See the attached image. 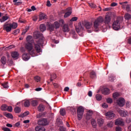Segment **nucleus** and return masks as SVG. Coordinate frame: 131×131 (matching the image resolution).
Listing matches in <instances>:
<instances>
[{"mask_svg":"<svg viewBox=\"0 0 131 131\" xmlns=\"http://www.w3.org/2000/svg\"><path fill=\"white\" fill-rule=\"evenodd\" d=\"M18 27V24L17 23H13L12 24H5L3 26L4 30H6V32H10L12 31V29H16Z\"/></svg>","mask_w":131,"mask_h":131,"instance_id":"obj_1","label":"nucleus"},{"mask_svg":"<svg viewBox=\"0 0 131 131\" xmlns=\"http://www.w3.org/2000/svg\"><path fill=\"white\" fill-rule=\"evenodd\" d=\"M123 21V18L120 17H117V20L113 24V28L114 30H119L120 29V23Z\"/></svg>","mask_w":131,"mask_h":131,"instance_id":"obj_2","label":"nucleus"},{"mask_svg":"<svg viewBox=\"0 0 131 131\" xmlns=\"http://www.w3.org/2000/svg\"><path fill=\"white\" fill-rule=\"evenodd\" d=\"M42 45H43V39H39V40L37 41V44H34L35 50L37 53H41L42 52V50L40 47V46H42Z\"/></svg>","mask_w":131,"mask_h":131,"instance_id":"obj_3","label":"nucleus"},{"mask_svg":"<svg viewBox=\"0 0 131 131\" xmlns=\"http://www.w3.org/2000/svg\"><path fill=\"white\" fill-rule=\"evenodd\" d=\"M103 22H104V18H103L102 16L97 18L94 23V27L95 29H99Z\"/></svg>","mask_w":131,"mask_h":131,"instance_id":"obj_4","label":"nucleus"},{"mask_svg":"<svg viewBox=\"0 0 131 131\" xmlns=\"http://www.w3.org/2000/svg\"><path fill=\"white\" fill-rule=\"evenodd\" d=\"M83 112H84V109L82 106H79L77 110V118L78 120H81L82 116L83 115Z\"/></svg>","mask_w":131,"mask_h":131,"instance_id":"obj_5","label":"nucleus"},{"mask_svg":"<svg viewBox=\"0 0 131 131\" xmlns=\"http://www.w3.org/2000/svg\"><path fill=\"white\" fill-rule=\"evenodd\" d=\"M104 115L106 118V119H113L114 117H115V114L113 112V111H108L106 113H105Z\"/></svg>","mask_w":131,"mask_h":131,"instance_id":"obj_6","label":"nucleus"},{"mask_svg":"<svg viewBox=\"0 0 131 131\" xmlns=\"http://www.w3.org/2000/svg\"><path fill=\"white\" fill-rule=\"evenodd\" d=\"M117 103L120 107H123L125 104V100L123 98H120L117 100Z\"/></svg>","mask_w":131,"mask_h":131,"instance_id":"obj_7","label":"nucleus"},{"mask_svg":"<svg viewBox=\"0 0 131 131\" xmlns=\"http://www.w3.org/2000/svg\"><path fill=\"white\" fill-rule=\"evenodd\" d=\"M39 125H48L49 123L48 122V120L47 119H41L38 121L37 122Z\"/></svg>","mask_w":131,"mask_h":131,"instance_id":"obj_8","label":"nucleus"},{"mask_svg":"<svg viewBox=\"0 0 131 131\" xmlns=\"http://www.w3.org/2000/svg\"><path fill=\"white\" fill-rule=\"evenodd\" d=\"M103 21L104 23L106 25H109V24H110V22H111V16H110V15H106L104 18V20Z\"/></svg>","mask_w":131,"mask_h":131,"instance_id":"obj_9","label":"nucleus"},{"mask_svg":"<svg viewBox=\"0 0 131 131\" xmlns=\"http://www.w3.org/2000/svg\"><path fill=\"white\" fill-rule=\"evenodd\" d=\"M116 125H124V122L121 118L117 119L115 122Z\"/></svg>","mask_w":131,"mask_h":131,"instance_id":"obj_10","label":"nucleus"},{"mask_svg":"<svg viewBox=\"0 0 131 131\" xmlns=\"http://www.w3.org/2000/svg\"><path fill=\"white\" fill-rule=\"evenodd\" d=\"M25 48L26 49H27L28 52H30L32 51L33 49V45L31 43H27L25 45Z\"/></svg>","mask_w":131,"mask_h":131,"instance_id":"obj_11","label":"nucleus"},{"mask_svg":"<svg viewBox=\"0 0 131 131\" xmlns=\"http://www.w3.org/2000/svg\"><path fill=\"white\" fill-rule=\"evenodd\" d=\"M67 11H68L67 12H66L64 14V17L67 18L68 17H69L71 14H72V9L70 7H69L67 9Z\"/></svg>","mask_w":131,"mask_h":131,"instance_id":"obj_12","label":"nucleus"},{"mask_svg":"<svg viewBox=\"0 0 131 131\" xmlns=\"http://www.w3.org/2000/svg\"><path fill=\"white\" fill-rule=\"evenodd\" d=\"M22 58L24 61H28L30 59V56H29V54L25 53L23 54Z\"/></svg>","mask_w":131,"mask_h":131,"instance_id":"obj_13","label":"nucleus"},{"mask_svg":"<svg viewBox=\"0 0 131 131\" xmlns=\"http://www.w3.org/2000/svg\"><path fill=\"white\" fill-rule=\"evenodd\" d=\"M118 112L122 117H125L127 116V113L123 110H119Z\"/></svg>","mask_w":131,"mask_h":131,"instance_id":"obj_14","label":"nucleus"},{"mask_svg":"<svg viewBox=\"0 0 131 131\" xmlns=\"http://www.w3.org/2000/svg\"><path fill=\"white\" fill-rule=\"evenodd\" d=\"M62 31L63 32H69V26L68 24H64L62 26Z\"/></svg>","mask_w":131,"mask_h":131,"instance_id":"obj_15","label":"nucleus"},{"mask_svg":"<svg viewBox=\"0 0 131 131\" xmlns=\"http://www.w3.org/2000/svg\"><path fill=\"white\" fill-rule=\"evenodd\" d=\"M11 56L13 59H17L19 57V53L16 51L11 52Z\"/></svg>","mask_w":131,"mask_h":131,"instance_id":"obj_16","label":"nucleus"},{"mask_svg":"<svg viewBox=\"0 0 131 131\" xmlns=\"http://www.w3.org/2000/svg\"><path fill=\"white\" fill-rule=\"evenodd\" d=\"M93 26V24L91 22H86L84 24V27L86 29H91Z\"/></svg>","mask_w":131,"mask_h":131,"instance_id":"obj_17","label":"nucleus"},{"mask_svg":"<svg viewBox=\"0 0 131 131\" xmlns=\"http://www.w3.org/2000/svg\"><path fill=\"white\" fill-rule=\"evenodd\" d=\"M47 16L46 13H41L39 15V21H41V20H46L47 18Z\"/></svg>","mask_w":131,"mask_h":131,"instance_id":"obj_18","label":"nucleus"},{"mask_svg":"<svg viewBox=\"0 0 131 131\" xmlns=\"http://www.w3.org/2000/svg\"><path fill=\"white\" fill-rule=\"evenodd\" d=\"M35 129L36 131H46V128H45V127H41V126H36Z\"/></svg>","mask_w":131,"mask_h":131,"instance_id":"obj_19","label":"nucleus"},{"mask_svg":"<svg viewBox=\"0 0 131 131\" xmlns=\"http://www.w3.org/2000/svg\"><path fill=\"white\" fill-rule=\"evenodd\" d=\"M102 93L103 95H109L110 94V90L108 88H104L102 90Z\"/></svg>","mask_w":131,"mask_h":131,"instance_id":"obj_20","label":"nucleus"},{"mask_svg":"<svg viewBox=\"0 0 131 131\" xmlns=\"http://www.w3.org/2000/svg\"><path fill=\"white\" fill-rule=\"evenodd\" d=\"M39 112H42L45 111V105L43 104H39L37 107Z\"/></svg>","mask_w":131,"mask_h":131,"instance_id":"obj_21","label":"nucleus"},{"mask_svg":"<svg viewBox=\"0 0 131 131\" xmlns=\"http://www.w3.org/2000/svg\"><path fill=\"white\" fill-rule=\"evenodd\" d=\"M79 29H80L81 30H83V27H82L81 26V23H78V28H76V30L77 33H79V32H80Z\"/></svg>","mask_w":131,"mask_h":131,"instance_id":"obj_22","label":"nucleus"},{"mask_svg":"<svg viewBox=\"0 0 131 131\" xmlns=\"http://www.w3.org/2000/svg\"><path fill=\"white\" fill-rule=\"evenodd\" d=\"M1 62L3 65H6L7 63V58L5 56H2L1 59Z\"/></svg>","mask_w":131,"mask_h":131,"instance_id":"obj_23","label":"nucleus"},{"mask_svg":"<svg viewBox=\"0 0 131 131\" xmlns=\"http://www.w3.org/2000/svg\"><path fill=\"white\" fill-rule=\"evenodd\" d=\"M97 123L100 126H102L104 123V120L102 118L98 119L97 120Z\"/></svg>","mask_w":131,"mask_h":131,"instance_id":"obj_24","label":"nucleus"},{"mask_svg":"<svg viewBox=\"0 0 131 131\" xmlns=\"http://www.w3.org/2000/svg\"><path fill=\"white\" fill-rule=\"evenodd\" d=\"M33 36L35 37L36 38H38L39 36H40V34H39V32L36 31L33 33Z\"/></svg>","mask_w":131,"mask_h":131,"instance_id":"obj_25","label":"nucleus"},{"mask_svg":"<svg viewBox=\"0 0 131 131\" xmlns=\"http://www.w3.org/2000/svg\"><path fill=\"white\" fill-rule=\"evenodd\" d=\"M90 77L91 78H96V77H97V75L96 74V72H95L94 71H92L90 73Z\"/></svg>","mask_w":131,"mask_h":131,"instance_id":"obj_26","label":"nucleus"},{"mask_svg":"<svg viewBox=\"0 0 131 131\" xmlns=\"http://www.w3.org/2000/svg\"><path fill=\"white\" fill-rule=\"evenodd\" d=\"M39 28L40 31H41L42 32H43V31H46V26L45 25V24H41L40 25Z\"/></svg>","mask_w":131,"mask_h":131,"instance_id":"obj_27","label":"nucleus"},{"mask_svg":"<svg viewBox=\"0 0 131 131\" xmlns=\"http://www.w3.org/2000/svg\"><path fill=\"white\" fill-rule=\"evenodd\" d=\"M9 19V16L5 15L3 16L2 19H0V21L3 23V22H5V21H7Z\"/></svg>","mask_w":131,"mask_h":131,"instance_id":"obj_28","label":"nucleus"},{"mask_svg":"<svg viewBox=\"0 0 131 131\" xmlns=\"http://www.w3.org/2000/svg\"><path fill=\"white\" fill-rule=\"evenodd\" d=\"M27 115H29V112L28 111L25 112L24 114L19 115V117H22V118H23V117H25L26 116H27Z\"/></svg>","mask_w":131,"mask_h":131,"instance_id":"obj_29","label":"nucleus"},{"mask_svg":"<svg viewBox=\"0 0 131 131\" xmlns=\"http://www.w3.org/2000/svg\"><path fill=\"white\" fill-rule=\"evenodd\" d=\"M128 2L127 1L124 2H122L120 3V5H121L122 9H125L126 8V6L128 5H126V4H127Z\"/></svg>","mask_w":131,"mask_h":131,"instance_id":"obj_30","label":"nucleus"},{"mask_svg":"<svg viewBox=\"0 0 131 131\" xmlns=\"http://www.w3.org/2000/svg\"><path fill=\"white\" fill-rule=\"evenodd\" d=\"M53 26H54V28H55V29H58V28L60 27V24H59L58 21H55L53 24Z\"/></svg>","mask_w":131,"mask_h":131,"instance_id":"obj_31","label":"nucleus"},{"mask_svg":"<svg viewBox=\"0 0 131 131\" xmlns=\"http://www.w3.org/2000/svg\"><path fill=\"white\" fill-rule=\"evenodd\" d=\"M31 40H32V36L30 35L27 36L26 38V41L28 42V43L31 42Z\"/></svg>","mask_w":131,"mask_h":131,"instance_id":"obj_32","label":"nucleus"},{"mask_svg":"<svg viewBox=\"0 0 131 131\" xmlns=\"http://www.w3.org/2000/svg\"><path fill=\"white\" fill-rule=\"evenodd\" d=\"M1 108V110H2L3 111H6L8 110V105L6 104H3L2 105Z\"/></svg>","mask_w":131,"mask_h":131,"instance_id":"obj_33","label":"nucleus"},{"mask_svg":"<svg viewBox=\"0 0 131 131\" xmlns=\"http://www.w3.org/2000/svg\"><path fill=\"white\" fill-rule=\"evenodd\" d=\"M124 18L125 20H129V19H131V15L128 13H125Z\"/></svg>","mask_w":131,"mask_h":131,"instance_id":"obj_34","label":"nucleus"},{"mask_svg":"<svg viewBox=\"0 0 131 131\" xmlns=\"http://www.w3.org/2000/svg\"><path fill=\"white\" fill-rule=\"evenodd\" d=\"M120 94L118 92H116L113 94V97L114 99H117L119 97Z\"/></svg>","mask_w":131,"mask_h":131,"instance_id":"obj_35","label":"nucleus"},{"mask_svg":"<svg viewBox=\"0 0 131 131\" xmlns=\"http://www.w3.org/2000/svg\"><path fill=\"white\" fill-rule=\"evenodd\" d=\"M25 107H29L30 106V102L29 100L25 101L24 103Z\"/></svg>","mask_w":131,"mask_h":131,"instance_id":"obj_36","label":"nucleus"},{"mask_svg":"<svg viewBox=\"0 0 131 131\" xmlns=\"http://www.w3.org/2000/svg\"><path fill=\"white\" fill-rule=\"evenodd\" d=\"M91 124L93 125V127H96V126H97V123L96 122V120H95V119H92Z\"/></svg>","mask_w":131,"mask_h":131,"instance_id":"obj_37","label":"nucleus"},{"mask_svg":"<svg viewBox=\"0 0 131 131\" xmlns=\"http://www.w3.org/2000/svg\"><path fill=\"white\" fill-rule=\"evenodd\" d=\"M14 112H15V113H20V112H21V108L18 106H16L14 108Z\"/></svg>","mask_w":131,"mask_h":131,"instance_id":"obj_38","label":"nucleus"},{"mask_svg":"<svg viewBox=\"0 0 131 131\" xmlns=\"http://www.w3.org/2000/svg\"><path fill=\"white\" fill-rule=\"evenodd\" d=\"M5 116L6 117H7V118H11V119H13V115L11 114L10 113H6L5 114Z\"/></svg>","mask_w":131,"mask_h":131,"instance_id":"obj_39","label":"nucleus"},{"mask_svg":"<svg viewBox=\"0 0 131 131\" xmlns=\"http://www.w3.org/2000/svg\"><path fill=\"white\" fill-rule=\"evenodd\" d=\"M31 104L32 106L35 107V106H37V105H38V102L37 100H32L31 102Z\"/></svg>","mask_w":131,"mask_h":131,"instance_id":"obj_40","label":"nucleus"},{"mask_svg":"<svg viewBox=\"0 0 131 131\" xmlns=\"http://www.w3.org/2000/svg\"><path fill=\"white\" fill-rule=\"evenodd\" d=\"M30 55H31L32 57H35L36 56V53H35V51L32 50V51H29Z\"/></svg>","mask_w":131,"mask_h":131,"instance_id":"obj_41","label":"nucleus"},{"mask_svg":"<svg viewBox=\"0 0 131 131\" xmlns=\"http://www.w3.org/2000/svg\"><path fill=\"white\" fill-rule=\"evenodd\" d=\"M49 30L52 32L54 31V29H55V26H54V25H49Z\"/></svg>","mask_w":131,"mask_h":131,"instance_id":"obj_42","label":"nucleus"},{"mask_svg":"<svg viewBox=\"0 0 131 131\" xmlns=\"http://www.w3.org/2000/svg\"><path fill=\"white\" fill-rule=\"evenodd\" d=\"M60 112L61 115H62V116H64L66 114L65 109L64 108L60 109Z\"/></svg>","mask_w":131,"mask_h":131,"instance_id":"obj_43","label":"nucleus"},{"mask_svg":"<svg viewBox=\"0 0 131 131\" xmlns=\"http://www.w3.org/2000/svg\"><path fill=\"white\" fill-rule=\"evenodd\" d=\"M96 99L97 101H101L102 100V96L100 94H97L96 95Z\"/></svg>","mask_w":131,"mask_h":131,"instance_id":"obj_44","label":"nucleus"},{"mask_svg":"<svg viewBox=\"0 0 131 131\" xmlns=\"http://www.w3.org/2000/svg\"><path fill=\"white\" fill-rule=\"evenodd\" d=\"M8 83H9L8 82H5L2 84V86L4 89H8L9 88V85H8Z\"/></svg>","mask_w":131,"mask_h":131,"instance_id":"obj_45","label":"nucleus"},{"mask_svg":"<svg viewBox=\"0 0 131 131\" xmlns=\"http://www.w3.org/2000/svg\"><path fill=\"white\" fill-rule=\"evenodd\" d=\"M8 63L9 66H13L14 65V61L12 59L8 60Z\"/></svg>","mask_w":131,"mask_h":131,"instance_id":"obj_46","label":"nucleus"},{"mask_svg":"<svg viewBox=\"0 0 131 131\" xmlns=\"http://www.w3.org/2000/svg\"><path fill=\"white\" fill-rule=\"evenodd\" d=\"M34 79L37 82H39L40 81V77L36 76L34 77Z\"/></svg>","mask_w":131,"mask_h":131,"instance_id":"obj_47","label":"nucleus"},{"mask_svg":"<svg viewBox=\"0 0 131 131\" xmlns=\"http://www.w3.org/2000/svg\"><path fill=\"white\" fill-rule=\"evenodd\" d=\"M89 5L90 7H91V8H92L93 9H96L97 8V6L94 3H90Z\"/></svg>","mask_w":131,"mask_h":131,"instance_id":"obj_48","label":"nucleus"},{"mask_svg":"<svg viewBox=\"0 0 131 131\" xmlns=\"http://www.w3.org/2000/svg\"><path fill=\"white\" fill-rule=\"evenodd\" d=\"M28 29H29V28H26L25 30H24L21 33V35H24V34H25V33L28 31Z\"/></svg>","mask_w":131,"mask_h":131,"instance_id":"obj_49","label":"nucleus"},{"mask_svg":"<svg viewBox=\"0 0 131 131\" xmlns=\"http://www.w3.org/2000/svg\"><path fill=\"white\" fill-rule=\"evenodd\" d=\"M19 32H20V30L17 29L13 31V34H14V35H16V34H18V33H19Z\"/></svg>","mask_w":131,"mask_h":131,"instance_id":"obj_50","label":"nucleus"},{"mask_svg":"<svg viewBox=\"0 0 131 131\" xmlns=\"http://www.w3.org/2000/svg\"><path fill=\"white\" fill-rule=\"evenodd\" d=\"M2 130L4 131H11V129L10 128L7 127H2Z\"/></svg>","mask_w":131,"mask_h":131,"instance_id":"obj_51","label":"nucleus"},{"mask_svg":"<svg viewBox=\"0 0 131 131\" xmlns=\"http://www.w3.org/2000/svg\"><path fill=\"white\" fill-rule=\"evenodd\" d=\"M106 102H107V103L111 104V103H112V102H113V100H112V99L108 98L106 99Z\"/></svg>","mask_w":131,"mask_h":131,"instance_id":"obj_52","label":"nucleus"},{"mask_svg":"<svg viewBox=\"0 0 131 131\" xmlns=\"http://www.w3.org/2000/svg\"><path fill=\"white\" fill-rule=\"evenodd\" d=\"M7 110L9 112H12L13 111V107L11 106H7Z\"/></svg>","mask_w":131,"mask_h":131,"instance_id":"obj_53","label":"nucleus"},{"mask_svg":"<svg viewBox=\"0 0 131 131\" xmlns=\"http://www.w3.org/2000/svg\"><path fill=\"white\" fill-rule=\"evenodd\" d=\"M102 107H103L104 109H106V108H108V104H107V103H104L102 104Z\"/></svg>","mask_w":131,"mask_h":131,"instance_id":"obj_54","label":"nucleus"},{"mask_svg":"<svg viewBox=\"0 0 131 131\" xmlns=\"http://www.w3.org/2000/svg\"><path fill=\"white\" fill-rule=\"evenodd\" d=\"M77 19H78L77 17L75 16V17H72V18H71V19L70 20V21H71V22L74 21H77Z\"/></svg>","mask_w":131,"mask_h":131,"instance_id":"obj_55","label":"nucleus"},{"mask_svg":"<svg viewBox=\"0 0 131 131\" xmlns=\"http://www.w3.org/2000/svg\"><path fill=\"white\" fill-rule=\"evenodd\" d=\"M107 126L108 127H112V126H113V122H110L107 123Z\"/></svg>","mask_w":131,"mask_h":131,"instance_id":"obj_56","label":"nucleus"},{"mask_svg":"<svg viewBox=\"0 0 131 131\" xmlns=\"http://www.w3.org/2000/svg\"><path fill=\"white\" fill-rule=\"evenodd\" d=\"M125 9L127 12H129V11H130V6L128 5H126Z\"/></svg>","mask_w":131,"mask_h":131,"instance_id":"obj_57","label":"nucleus"},{"mask_svg":"<svg viewBox=\"0 0 131 131\" xmlns=\"http://www.w3.org/2000/svg\"><path fill=\"white\" fill-rule=\"evenodd\" d=\"M52 78H53V79H56L57 78V75L56 74H52L51 75Z\"/></svg>","mask_w":131,"mask_h":131,"instance_id":"obj_58","label":"nucleus"},{"mask_svg":"<svg viewBox=\"0 0 131 131\" xmlns=\"http://www.w3.org/2000/svg\"><path fill=\"white\" fill-rule=\"evenodd\" d=\"M126 122L127 123H130V122H131V119L129 118H126Z\"/></svg>","mask_w":131,"mask_h":131,"instance_id":"obj_59","label":"nucleus"},{"mask_svg":"<svg viewBox=\"0 0 131 131\" xmlns=\"http://www.w3.org/2000/svg\"><path fill=\"white\" fill-rule=\"evenodd\" d=\"M70 110H72V114H75L76 113V109L75 108H72Z\"/></svg>","mask_w":131,"mask_h":131,"instance_id":"obj_60","label":"nucleus"},{"mask_svg":"<svg viewBox=\"0 0 131 131\" xmlns=\"http://www.w3.org/2000/svg\"><path fill=\"white\" fill-rule=\"evenodd\" d=\"M47 7H51L52 6V4H51V2L50 1H47Z\"/></svg>","mask_w":131,"mask_h":131,"instance_id":"obj_61","label":"nucleus"},{"mask_svg":"<svg viewBox=\"0 0 131 131\" xmlns=\"http://www.w3.org/2000/svg\"><path fill=\"white\" fill-rule=\"evenodd\" d=\"M59 130L60 131H66V128L62 126V127H60V128H59Z\"/></svg>","mask_w":131,"mask_h":131,"instance_id":"obj_62","label":"nucleus"},{"mask_svg":"<svg viewBox=\"0 0 131 131\" xmlns=\"http://www.w3.org/2000/svg\"><path fill=\"white\" fill-rule=\"evenodd\" d=\"M116 131H121V127L119 126H117L116 127Z\"/></svg>","mask_w":131,"mask_h":131,"instance_id":"obj_63","label":"nucleus"},{"mask_svg":"<svg viewBox=\"0 0 131 131\" xmlns=\"http://www.w3.org/2000/svg\"><path fill=\"white\" fill-rule=\"evenodd\" d=\"M20 51L23 53H24V52H25V48H24V47H21L20 48Z\"/></svg>","mask_w":131,"mask_h":131,"instance_id":"obj_64","label":"nucleus"}]
</instances>
